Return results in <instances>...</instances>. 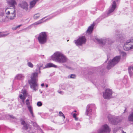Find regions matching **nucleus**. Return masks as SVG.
<instances>
[{"mask_svg":"<svg viewBox=\"0 0 133 133\" xmlns=\"http://www.w3.org/2000/svg\"><path fill=\"white\" fill-rule=\"evenodd\" d=\"M5 13L7 18L10 20H13L16 17V11L15 9H11L6 8L5 10Z\"/></svg>","mask_w":133,"mask_h":133,"instance_id":"obj_3","label":"nucleus"},{"mask_svg":"<svg viewBox=\"0 0 133 133\" xmlns=\"http://www.w3.org/2000/svg\"><path fill=\"white\" fill-rule=\"evenodd\" d=\"M42 65H42L40 66L39 67V70H40V69L41 68L42 66Z\"/></svg>","mask_w":133,"mask_h":133,"instance_id":"obj_44","label":"nucleus"},{"mask_svg":"<svg viewBox=\"0 0 133 133\" xmlns=\"http://www.w3.org/2000/svg\"><path fill=\"white\" fill-rule=\"evenodd\" d=\"M8 34H4V33L0 32V37H5L6 36H7Z\"/></svg>","mask_w":133,"mask_h":133,"instance_id":"obj_27","label":"nucleus"},{"mask_svg":"<svg viewBox=\"0 0 133 133\" xmlns=\"http://www.w3.org/2000/svg\"><path fill=\"white\" fill-rule=\"evenodd\" d=\"M113 119L111 120V123L114 125H117L121 122L122 119L120 118L117 117H114Z\"/></svg>","mask_w":133,"mask_h":133,"instance_id":"obj_13","label":"nucleus"},{"mask_svg":"<svg viewBox=\"0 0 133 133\" xmlns=\"http://www.w3.org/2000/svg\"><path fill=\"white\" fill-rule=\"evenodd\" d=\"M58 92L60 94H63V92L62 91H58Z\"/></svg>","mask_w":133,"mask_h":133,"instance_id":"obj_41","label":"nucleus"},{"mask_svg":"<svg viewBox=\"0 0 133 133\" xmlns=\"http://www.w3.org/2000/svg\"><path fill=\"white\" fill-rule=\"evenodd\" d=\"M50 67V63H48L43 68V69Z\"/></svg>","mask_w":133,"mask_h":133,"instance_id":"obj_35","label":"nucleus"},{"mask_svg":"<svg viewBox=\"0 0 133 133\" xmlns=\"http://www.w3.org/2000/svg\"><path fill=\"white\" fill-rule=\"evenodd\" d=\"M42 103L41 102H38L37 103V105L38 107L41 106L42 105Z\"/></svg>","mask_w":133,"mask_h":133,"instance_id":"obj_32","label":"nucleus"},{"mask_svg":"<svg viewBox=\"0 0 133 133\" xmlns=\"http://www.w3.org/2000/svg\"><path fill=\"white\" fill-rule=\"evenodd\" d=\"M38 114H39L40 115V114H41V113H38Z\"/></svg>","mask_w":133,"mask_h":133,"instance_id":"obj_51","label":"nucleus"},{"mask_svg":"<svg viewBox=\"0 0 133 133\" xmlns=\"http://www.w3.org/2000/svg\"><path fill=\"white\" fill-rule=\"evenodd\" d=\"M10 7L13 8L15 9V5L17 4V3L15 0H9L7 1Z\"/></svg>","mask_w":133,"mask_h":133,"instance_id":"obj_15","label":"nucleus"},{"mask_svg":"<svg viewBox=\"0 0 133 133\" xmlns=\"http://www.w3.org/2000/svg\"><path fill=\"white\" fill-rule=\"evenodd\" d=\"M95 11H97V9L96 8H95Z\"/></svg>","mask_w":133,"mask_h":133,"instance_id":"obj_48","label":"nucleus"},{"mask_svg":"<svg viewBox=\"0 0 133 133\" xmlns=\"http://www.w3.org/2000/svg\"><path fill=\"white\" fill-rule=\"evenodd\" d=\"M48 39L47 33L45 32L40 33L38 37V39L39 43L41 44L46 43Z\"/></svg>","mask_w":133,"mask_h":133,"instance_id":"obj_4","label":"nucleus"},{"mask_svg":"<svg viewBox=\"0 0 133 133\" xmlns=\"http://www.w3.org/2000/svg\"><path fill=\"white\" fill-rule=\"evenodd\" d=\"M117 131V128H115L114 129V132H116Z\"/></svg>","mask_w":133,"mask_h":133,"instance_id":"obj_42","label":"nucleus"},{"mask_svg":"<svg viewBox=\"0 0 133 133\" xmlns=\"http://www.w3.org/2000/svg\"><path fill=\"white\" fill-rule=\"evenodd\" d=\"M51 57L53 60L61 64L66 63L68 61V59L66 56L60 51H57L55 52Z\"/></svg>","mask_w":133,"mask_h":133,"instance_id":"obj_1","label":"nucleus"},{"mask_svg":"<svg viewBox=\"0 0 133 133\" xmlns=\"http://www.w3.org/2000/svg\"><path fill=\"white\" fill-rule=\"evenodd\" d=\"M76 76L75 74H71L70 77V78H75Z\"/></svg>","mask_w":133,"mask_h":133,"instance_id":"obj_31","label":"nucleus"},{"mask_svg":"<svg viewBox=\"0 0 133 133\" xmlns=\"http://www.w3.org/2000/svg\"><path fill=\"white\" fill-rule=\"evenodd\" d=\"M7 18L6 17L5 18H3L2 19V22H6L7 21V20L6 19H7Z\"/></svg>","mask_w":133,"mask_h":133,"instance_id":"obj_34","label":"nucleus"},{"mask_svg":"<svg viewBox=\"0 0 133 133\" xmlns=\"http://www.w3.org/2000/svg\"><path fill=\"white\" fill-rule=\"evenodd\" d=\"M118 0H116V1H117V2L118 1Z\"/></svg>","mask_w":133,"mask_h":133,"instance_id":"obj_54","label":"nucleus"},{"mask_svg":"<svg viewBox=\"0 0 133 133\" xmlns=\"http://www.w3.org/2000/svg\"><path fill=\"white\" fill-rule=\"evenodd\" d=\"M96 40L98 43L102 45L105 44L106 45L111 44L113 43L112 41L109 38H104L103 39H99L98 38H96Z\"/></svg>","mask_w":133,"mask_h":133,"instance_id":"obj_6","label":"nucleus"},{"mask_svg":"<svg viewBox=\"0 0 133 133\" xmlns=\"http://www.w3.org/2000/svg\"><path fill=\"white\" fill-rule=\"evenodd\" d=\"M110 131V128L107 124L103 125L101 128L98 131V133H109Z\"/></svg>","mask_w":133,"mask_h":133,"instance_id":"obj_8","label":"nucleus"},{"mask_svg":"<svg viewBox=\"0 0 133 133\" xmlns=\"http://www.w3.org/2000/svg\"><path fill=\"white\" fill-rule=\"evenodd\" d=\"M128 119L130 121L133 122V111L129 116Z\"/></svg>","mask_w":133,"mask_h":133,"instance_id":"obj_21","label":"nucleus"},{"mask_svg":"<svg viewBox=\"0 0 133 133\" xmlns=\"http://www.w3.org/2000/svg\"><path fill=\"white\" fill-rule=\"evenodd\" d=\"M21 124L23 125L22 129L24 130H26L28 129V124H26L25 121L23 120L21 122Z\"/></svg>","mask_w":133,"mask_h":133,"instance_id":"obj_18","label":"nucleus"},{"mask_svg":"<svg viewBox=\"0 0 133 133\" xmlns=\"http://www.w3.org/2000/svg\"><path fill=\"white\" fill-rule=\"evenodd\" d=\"M93 11H94V10L93 9H92Z\"/></svg>","mask_w":133,"mask_h":133,"instance_id":"obj_52","label":"nucleus"},{"mask_svg":"<svg viewBox=\"0 0 133 133\" xmlns=\"http://www.w3.org/2000/svg\"><path fill=\"white\" fill-rule=\"evenodd\" d=\"M53 67L55 68H57V66L53 64V63H50V67Z\"/></svg>","mask_w":133,"mask_h":133,"instance_id":"obj_33","label":"nucleus"},{"mask_svg":"<svg viewBox=\"0 0 133 133\" xmlns=\"http://www.w3.org/2000/svg\"><path fill=\"white\" fill-rule=\"evenodd\" d=\"M40 16V15L39 13H37L35 14L34 16V18L35 19H37L39 18Z\"/></svg>","mask_w":133,"mask_h":133,"instance_id":"obj_26","label":"nucleus"},{"mask_svg":"<svg viewBox=\"0 0 133 133\" xmlns=\"http://www.w3.org/2000/svg\"><path fill=\"white\" fill-rule=\"evenodd\" d=\"M120 54L123 56H125L126 55V53L125 52L122 51L120 52Z\"/></svg>","mask_w":133,"mask_h":133,"instance_id":"obj_30","label":"nucleus"},{"mask_svg":"<svg viewBox=\"0 0 133 133\" xmlns=\"http://www.w3.org/2000/svg\"><path fill=\"white\" fill-rule=\"evenodd\" d=\"M95 107V105L93 104H91L87 105V110L85 114L87 115L90 116L92 113V109Z\"/></svg>","mask_w":133,"mask_h":133,"instance_id":"obj_12","label":"nucleus"},{"mask_svg":"<svg viewBox=\"0 0 133 133\" xmlns=\"http://www.w3.org/2000/svg\"><path fill=\"white\" fill-rule=\"evenodd\" d=\"M94 26L95 24L93 23L91 26H89L86 31V33L88 34H91L92 32Z\"/></svg>","mask_w":133,"mask_h":133,"instance_id":"obj_17","label":"nucleus"},{"mask_svg":"<svg viewBox=\"0 0 133 133\" xmlns=\"http://www.w3.org/2000/svg\"><path fill=\"white\" fill-rule=\"evenodd\" d=\"M44 83H42L41 84V86L42 87L44 86Z\"/></svg>","mask_w":133,"mask_h":133,"instance_id":"obj_43","label":"nucleus"},{"mask_svg":"<svg viewBox=\"0 0 133 133\" xmlns=\"http://www.w3.org/2000/svg\"><path fill=\"white\" fill-rule=\"evenodd\" d=\"M131 69H132V70L133 71V66H132V67L131 66Z\"/></svg>","mask_w":133,"mask_h":133,"instance_id":"obj_46","label":"nucleus"},{"mask_svg":"<svg viewBox=\"0 0 133 133\" xmlns=\"http://www.w3.org/2000/svg\"><path fill=\"white\" fill-rule=\"evenodd\" d=\"M33 125L34 126L37 127L38 126L36 122H34L33 123Z\"/></svg>","mask_w":133,"mask_h":133,"instance_id":"obj_36","label":"nucleus"},{"mask_svg":"<svg viewBox=\"0 0 133 133\" xmlns=\"http://www.w3.org/2000/svg\"><path fill=\"white\" fill-rule=\"evenodd\" d=\"M69 41V40H67V41Z\"/></svg>","mask_w":133,"mask_h":133,"instance_id":"obj_55","label":"nucleus"},{"mask_svg":"<svg viewBox=\"0 0 133 133\" xmlns=\"http://www.w3.org/2000/svg\"><path fill=\"white\" fill-rule=\"evenodd\" d=\"M116 7V1H114L109 8L108 11V12L107 14L108 16L110 15V14L115 9Z\"/></svg>","mask_w":133,"mask_h":133,"instance_id":"obj_11","label":"nucleus"},{"mask_svg":"<svg viewBox=\"0 0 133 133\" xmlns=\"http://www.w3.org/2000/svg\"><path fill=\"white\" fill-rule=\"evenodd\" d=\"M31 79L28 81L30 85V88L33 90L36 91L37 90L38 84L37 83L38 81V73L35 72L32 73L30 77Z\"/></svg>","mask_w":133,"mask_h":133,"instance_id":"obj_2","label":"nucleus"},{"mask_svg":"<svg viewBox=\"0 0 133 133\" xmlns=\"http://www.w3.org/2000/svg\"><path fill=\"white\" fill-rule=\"evenodd\" d=\"M26 103L29 110L31 115L33 117H34L35 116L34 115L33 112L32 110V107L30 105V103L29 102V99H27L26 100Z\"/></svg>","mask_w":133,"mask_h":133,"instance_id":"obj_14","label":"nucleus"},{"mask_svg":"<svg viewBox=\"0 0 133 133\" xmlns=\"http://www.w3.org/2000/svg\"><path fill=\"white\" fill-rule=\"evenodd\" d=\"M46 17H44V18H43L42 19H41L40 20H39L37 22L35 23H34V24L35 25H37L41 23H42L44 22L43 21V20Z\"/></svg>","mask_w":133,"mask_h":133,"instance_id":"obj_23","label":"nucleus"},{"mask_svg":"<svg viewBox=\"0 0 133 133\" xmlns=\"http://www.w3.org/2000/svg\"><path fill=\"white\" fill-rule=\"evenodd\" d=\"M125 110H126V109H125V110H124V111H125Z\"/></svg>","mask_w":133,"mask_h":133,"instance_id":"obj_53","label":"nucleus"},{"mask_svg":"<svg viewBox=\"0 0 133 133\" xmlns=\"http://www.w3.org/2000/svg\"><path fill=\"white\" fill-rule=\"evenodd\" d=\"M18 6L25 10L28 9V4L27 3L23 1L18 4Z\"/></svg>","mask_w":133,"mask_h":133,"instance_id":"obj_16","label":"nucleus"},{"mask_svg":"<svg viewBox=\"0 0 133 133\" xmlns=\"http://www.w3.org/2000/svg\"><path fill=\"white\" fill-rule=\"evenodd\" d=\"M59 115L60 116L63 117V119H64V118H65L64 115L62 112H61V111L59 112Z\"/></svg>","mask_w":133,"mask_h":133,"instance_id":"obj_29","label":"nucleus"},{"mask_svg":"<svg viewBox=\"0 0 133 133\" xmlns=\"http://www.w3.org/2000/svg\"><path fill=\"white\" fill-rule=\"evenodd\" d=\"M112 92V90L109 89H106L103 93V96L105 99H108L111 98Z\"/></svg>","mask_w":133,"mask_h":133,"instance_id":"obj_10","label":"nucleus"},{"mask_svg":"<svg viewBox=\"0 0 133 133\" xmlns=\"http://www.w3.org/2000/svg\"><path fill=\"white\" fill-rule=\"evenodd\" d=\"M27 65L29 67L32 68L33 67V64L30 62H28L27 64Z\"/></svg>","mask_w":133,"mask_h":133,"instance_id":"obj_28","label":"nucleus"},{"mask_svg":"<svg viewBox=\"0 0 133 133\" xmlns=\"http://www.w3.org/2000/svg\"><path fill=\"white\" fill-rule=\"evenodd\" d=\"M44 115H47V114L46 113V114H44Z\"/></svg>","mask_w":133,"mask_h":133,"instance_id":"obj_50","label":"nucleus"},{"mask_svg":"<svg viewBox=\"0 0 133 133\" xmlns=\"http://www.w3.org/2000/svg\"><path fill=\"white\" fill-rule=\"evenodd\" d=\"M21 25H18L15 28V29L16 30L18 28H19Z\"/></svg>","mask_w":133,"mask_h":133,"instance_id":"obj_39","label":"nucleus"},{"mask_svg":"<svg viewBox=\"0 0 133 133\" xmlns=\"http://www.w3.org/2000/svg\"><path fill=\"white\" fill-rule=\"evenodd\" d=\"M62 88L63 89H66V88Z\"/></svg>","mask_w":133,"mask_h":133,"instance_id":"obj_49","label":"nucleus"},{"mask_svg":"<svg viewBox=\"0 0 133 133\" xmlns=\"http://www.w3.org/2000/svg\"><path fill=\"white\" fill-rule=\"evenodd\" d=\"M24 77V76L23 74H18L16 75L15 77V78L18 80H21L23 79Z\"/></svg>","mask_w":133,"mask_h":133,"instance_id":"obj_19","label":"nucleus"},{"mask_svg":"<svg viewBox=\"0 0 133 133\" xmlns=\"http://www.w3.org/2000/svg\"><path fill=\"white\" fill-rule=\"evenodd\" d=\"M57 14H54V16L53 14H52L51 15V16H50V17H53L55 16Z\"/></svg>","mask_w":133,"mask_h":133,"instance_id":"obj_38","label":"nucleus"},{"mask_svg":"<svg viewBox=\"0 0 133 133\" xmlns=\"http://www.w3.org/2000/svg\"><path fill=\"white\" fill-rule=\"evenodd\" d=\"M26 97L23 96V95L22 94H21L19 95V97L20 98L22 99V102L23 103H24V100L25 99V98Z\"/></svg>","mask_w":133,"mask_h":133,"instance_id":"obj_25","label":"nucleus"},{"mask_svg":"<svg viewBox=\"0 0 133 133\" xmlns=\"http://www.w3.org/2000/svg\"><path fill=\"white\" fill-rule=\"evenodd\" d=\"M131 66H129L128 67V72L130 77L133 76V72L131 71Z\"/></svg>","mask_w":133,"mask_h":133,"instance_id":"obj_22","label":"nucleus"},{"mask_svg":"<svg viewBox=\"0 0 133 133\" xmlns=\"http://www.w3.org/2000/svg\"><path fill=\"white\" fill-rule=\"evenodd\" d=\"M39 0H32V1L30 2V8H32L35 5L37 2Z\"/></svg>","mask_w":133,"mask_h":133,"instance_id":"obj_20","label":"nucleus"},{"mask_svg":"<svg viewBox=\"0 0 133 133\" xmlns=\"http://www.w3.org/2000/svg\"><path fill=\"white\" fill-rule=\"evenodd\" d=\"M74 42L77 46H81L85 44L86 42V39L84 36L80 37L77 40H75Z\"/></svg>","mask_w":133,"mask_h":133,"instance_id":"obj_9","label":"nucleus"},{"mask_svg":"<svg viewBox=\"0 0 133 133\" xmlns=\"http://www.w3.org/2000/svg\"><path fill=\"white\" fill-rule=\"evenodd\" d=\"M22 93L24 96L26 97L27 96L26 91L25 89H23L22 90Z\"/></svg>","mask_w":133,"mask_h":133,"instance_id":"obj_24","label":"nucleus"},{"mask_svg":"<svg viewBox=\"0 0 133 133\" xmlns=\"http://www.w3.org/2000/svg\"><path fill=\"white\" fill-rule=\"evenodd\" d=\"M73 117L74 118H76V114H75V113L73 115Z\"/></svg>","mask_w":133,"mask_h":133,"instance_id":"obj_40","label":"nucleus"},{"mask_svg":"<svg viewBox=\"0 0 133 133\" xmlns=\"http://www.w3.org/2000/svg\"><path fill=\"white\" fill-rule=\"evenodd\" d=\"M75 119L76 120H77L78 119V118H77L76 117V118H75Z\"/></svg>","mask_w":133,"mask_h":133,"instance_id":"obj_47","label":"nucleus"},{"mask_svg":"<svg viewBox=\"0 0 133 133\" xmlns=\"http://www.w3.org/2000/svg\"><path fill=\"white\" fill-rule=\"evenodd\" d=\"M46 86V88L48 87V84H46V86Z\"/></svg>","mask_w":133,"mask_h":133,"instance_id":"obj_45","label":"nucleus"},{"mask_svg":"<svg viewBox=\"0 0 133 133\" xmlns=\"http://www.w3.org/2000/svg\"><path fill=\"white\" fill-rule=\"evenodd\" d=\"M120 58L121 57L120 56H117L115 57L109 63L107 66V69H111L119 62Z\"/></svg>","mask_w":133,"mask_h":133,"instance_id":"obj_5","label":"nucleus"},{"mask_svg":"<svg viewBox=\"0 0 133 133\" xmlns=\"http://www.w3.org/2000/svg\"><path fill=\"white\" fill-rule=\"evenodd\" d=\"M9 117L10 118L13 119H15L16 118L13 115H9Z\"/></svg>","mask_w":133,"mask_h":133,"instance_id":"obj_37","label":"nucleus"},{"mask_svg":"<svg viewBox=\"0 0 133 133\" xmlns=\"http://www.w3.org/2000/svg\"><path fill=\"white\" fill-rule=\"evenodd\" d=\"M124 48L126 50L133 49V39H130L127 40L124 43Z\"/></svg>","mask_w":133,"mask_h":133,"instance_id":"obj_7","label":"nucleus"}]
</instances>
